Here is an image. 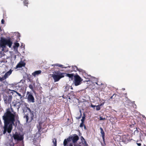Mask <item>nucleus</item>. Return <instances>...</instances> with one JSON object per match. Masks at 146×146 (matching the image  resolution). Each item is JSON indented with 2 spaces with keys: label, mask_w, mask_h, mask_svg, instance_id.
<instances>
[{
  "label": "nucleus",
  "mask_w": 146,
  "mask_h": 146,
  "mask_svg": "<svg viewBox=\"0 0 146 146\" xmlns=\"http://www.w3.org/2000/svg\"><path fill=\"white\" fill-rule=\"evenodd\" d=\"M15 117L17 119H18V115L11 106L10 108L6 109V112L3 116L4 123L3 134H5L7 131L9 133L11 132L13 125H14Z\"/></svg>",
  "instance_id": "1"
},
{
  "label": "nucleus",
  "mask_w": 146,
  "mask_h": 146,
  "mask_svg": "<svg viewBox=\"0 0 146 146\" xmlns=\"http://www.w3.org/2000/svg\"><path fill=\"white\" fill-rule=\"evenodd\" d=\"M25 104L26 107L24 108L23 111L24 113H27L24 116V118H26V122L29 123L33 120L34 111H31L30 109L27 107L29 106L28 104Z\"/></svg>",
  "instance_id": "2"
},
{
  "label": "nucleus",
  "mask_w": 146,
  "mask_h": 146,
  "mask_svg": "<svg viewBox=\"0 0 146 146\" xmlns=\"http://www.w3.org/2000/svg\"><path fill=\"white\" fill-rule=\"evenodd\" d=\"M55 74H52V77L54 80V82H58L62 78L64 77V73H62L60 71H55L54 72Z\"/></svg>",
  "instance_id": "3"
},
{
  "label": "nucleus",
  "mask_w": 146,
  "mask_h": 146,
  "mask_svg": "<svg viewBox=\"0 0 146 146\" xmlns=\"http://www.w3.org/2000/svg\"><path fill=\"white\" fill-rule=\"evenodd\" d=\"M12 44V42L10 39H6L2 38L0 42V45L2 47H5L6 45H7L9 47H11Z\"/></svg>",
  "instance_id": "4"
},
{
  "label": "nucleus",
  "mask_w": 146,
  "mask_h": 146,
  "mask_svg": "<svg viewBox=\"0 0 146 146\" xmlns=\"http://www.w3.org/2000/svg\"><path fill=\"white\" fill-rule=\"evenodd\" d=\"M74 83L75 85L76 86H77L80 85L82 81V79L78 75H75L74 76Z\"/></svg>",
  "instance_id": "5"
},
{
  "label": "nucleus",
  "mask_w": 146,
  "mask_h": 146,
  "mask_svg": "<svg viewBox=\"0 0 146 146\" xmlns=\"http://www.w3.org/2000/svg\"><path fill=\"white\" fill-rule=\"evenodd\" d=\"M13 137L15 140L17 141H21L24 138L23 135L18 134L17 132L13 135Z\"/></svg>",
  "instance_id": "6"
},
{
  "label": "nucleus",
  "mask_w": 146,
  "mask_h": 146,
  "mask_svg": "<svg viewBox=\"0 0 146 146\" xmlns=\"http://www.w3.org/2000/svg\"><path fill=\"white\" fill-rule=\"evenodd\" d=\"M12 96L11 95H5L3 97V100L5 103L6 104H10L11 102Z\"/></svg>",
  "instance_id": "7"
},
{
  "label": "nucleus",
  "mask_w": 146,
  "mask_h": 146,
  "mask_svg": "<svg viewBox=\"0 0 146 146\" xmlns=\"http://www.w3.org/2000/svg\"><path fill=\"white\" fill-rule=\"evenodd\" d=\"M67 96V97H65L64 95H63L62 96V97L64 99L68 98L70 100L71 98H75L76 97V95L74 92L71 91L68 94Z\"/></svg>",
  "instance_id": "8"
},
{
  "label": "nucleus",
  "mask_w": 146,
  "mask_h": 146,
  "mask_svg": "<svg viewBox=\"0 0 146 146\" xmlns=\"http://www.w3.org/2000/svg\"><path fill=\"white\" fill-rule=\"evenodd\" d=\"M27 99L30 102L34 103L35 102L34 98L31 93L28 95Z\"/></svg>",
  "instance_id": "9"
},
{
  "label": "nucleus",
  "mask_w": 146,
  "mask_h": 146,
  "mask_svg": "<svg viewBox=\"0 0 146 146\" xmlns=\"http://www.w3.org/2000/svg\"><path fill=\"white\" fill-rule=\"evenodd\" d=\"M71 139L72 140V142L74 143H76L79 139V137L76 134L74 135L73 137H71Z\"/></svg>",
  "instance_id": "10"
},
{
  "label": "nucleus",
  "mask_w": 146,
  "mask_h": 146,
  "mask_svg": "<svg viewBox=\"0 0 146 146\" xmlns=\"http://www.w3.org/2000/svg\"><path fill=\"white\" fill-rule=\"evenodd\" d=\"M25 63L21 60L17 65L16 66V68H21L23 66H25Z\"/></svg>",
  "instance_id": "11"
},
{
  "label": "nucleus",
  "mask_w": 146,
  "mask_h": 146,
  "mask_svg": "<svg viewBox=\"0 0 146 146\" xmlns=\"http://www.w3.org/2000/svg\"><path fill=\"white\" fill-rule=\"evenodd\" d=\"M52 66H54V67L55 66H58L62 68H66L67 67L70 68V66H67L64 67L63 65L58 64H55L52 65Z\"/></svg>",
  "instance_id": "12"
},
{
  "label": "nucleus",
  "mask_w": 146,
  "mask_h": 146,
  "mask_svg": "<svg viewBox=\"0 0 146 146\" xmlns=\"http://www.w3.org/2000/svg\"><path fill=\"white\" fill-rule=\"evenodd\" d=\"M72 70H68V72H71L73 71L76 72L77 71H79L78 67L76 66H72Z\"/></svg>",
  "instance_id": "13"
},
{
  "label": "nucleus",
  "mask_w": 146,
  "mask_h": 146,
  "mask_svg": "<svg viewBox=\"0 0 146 146\" xmlns=\"http://www.w3.org/2000/svg\"><path fill=\"white\" fill-rule=\"evenodd\" d=\"M41 73V71L40 70L36 71L32 73V75L33 76H38Z\"/></svg>",
  "instance_id": "14"
},
{
  "label": "nucleus",
  "mask_w": 146,
  "mask_h": 146,
  "mask_svg": "<svg viewBox=\"0 0 146 146\" xmlns=\"http://www.w3.org/2000/svg\"><path fill=\"white\" fill-rule=\"evenodd\" d=\"M12 72V70H10L5 74L4 76V77L6 79L11 74Z\"/></svg>",
  "instance_id": "15"
},
{
  "label": "nucleus",
  "mask_w": 146,
  "mask_h": 146,
  "mask_svg": "<svg viewBox=\"0 0 146 146\" xmlns=\"http://www.w3.org/2000/svg\"><path fill=\"white\" fill-rule=\"evenodd\" d=\"M66 76L72 79L74 76V75L73 74H67Z\"/></svg>",
  "instance_id": "16"
},
{
  "label": "nucleus",
  "mask_w": 146,
  "mask_h": 146,
  "mask_svg": "<svg viewBox=\"0 0 146 146\" xmlns=\"http://www.w3.org/2000/svg\"><path fill=\"white\" fill-rule=\"evenodd\" d=\"M70 86H69L68 85H66V86L65 88L64 91L65 92H67L68 91L70 88Z\"/></svg>",
  "instance_id": "17"
},
{
  "label": "nucleus",
  "mask_w": 146,
  "mask_h": 146,
  "mask_svg": "<svg viewBox=\"0 0 146 146\" xmlns=\"http://www.w3.org/2000/svg\"><path fill=\"white\" fill-rule=\"evenodd\" d=\"M100 129L101 131L100 133L101 134L102 136V135H105V133L103 129L101 127H100Z\"/></svg>",
  "instance_id": "18"
},
{
  "label": "nucleus",
  "mask_w": 146,
  "mask_h": 146,
  "mask_svg": "<svg viewBox=\"0 0 146 146\" xmlns=\"http://www.w3.org/2000/svg\"><path fill=\"white\" fill-rule=\"evenodd\" d=\"M28 0H25L23 1L24 5L25 6H28Z\"/></svg>",
  "instance_id": "19"
},
{
  "label": "nucleus",
  "mask_w": 146,
  "mask_h": 146,
  "mask_svg": "<svg viewBox=\"0 0 146 146\" xmlns=\"http://www.w3.org/2000/svg\"><path fill=\"white\" fill-rule=\"evenodd\" d=\"M12 104H13V106H19L20 104H19V103H18L17 102H15L14 103V102H13Z\"/></svg>",
  "instance_id": "20"
},
{
  "label": "nucleus",
  "mask_w": 146,
  "mask_h": 146,
  "mask_svg": "<svg viewBox=\"0 0 146 146\" xmlns=\"http://www.w3.org/2000/svg\"><path fill=\"white\" fill-rule=\"evenodd\" d=\"M52 142L53 143L54 146H56V145H57L56 139L54 138Z\"/></svg>",
  "instance_id": "21"
},
{
  "label": "nucleus",
  "mask_w": 146,
  "mask_h": 146,
  "mask_svg": "<svg viewBox=\"0 0 146 146\" xmlns=\"http://www.w3.org/2000/svg\"><path fill=\"white\" fill-rule=\"evenodd\" d=\"M9 91H11L10 92V93H11V94H13V92H15V93H16V94H17L18 92L16 90H11L10 89H9Z\"/></svg>",
  "instance_id": "22"
},
{
  "label": "nucleus",
  "mask_w": 146,
  "mask_h": 146,
  "mask_svg": "<svg viewBox=\"0 0 146 146\" xmlns=\"http://www.w3.org/2000/svg\"><path fill=\"white\" fill-rule=\"evenodd\" d=\"M68 141L66 140V139H65L64 140V142H63V144L64 146H66L67 143Z\"/></svg>",
  "instance_id": "23"
},
{
  "label": "nucleus",
  "mask_w": 146,
  "mask_h": 146,
  "mask_svg": "<svg viewBox=\"0 0 146 146\" xmlns=\"http://www.w3.org/2000/svg\"><path fill=\"white\" fill-rule=\"evenodd\" d=\"M96 109L97 111L99 110H100V109H101V108H100V106H99V105L96 106Z\"/></svg>",
  "instance_id": "24"
},
{
  "label": "nucleus",
  "mask_w": 146,
  "mask_h": 146,
  "mask_svg": "<svg viewBox=\"0 0 146 146\" xmlns=\"http://www.w3.org/2000/svg\"><path fill=\"white\" fill-rule=\"evenodd\" d=\"M6 79L4 77V76H3V77H0V81H2L3 80H4L5 79Z\"/></svg>",
  "instance_id": "25"
},
{
  "label": "nucleus",
  "mask_w": 146,
  "mask_h": 146,
  "mask_svg": "<svg viewBox=\"0 0 146 146\" xmlns=\"http://www.w3.org/2000/svg\"><path fill=\"white\" fill-rule=\"evenodd\" d=\"M85 119V115H84V116H83L82 117V119L81 120V121L82 122H84Z\"/></svg>",
  "instance_id": "26"
},
{
  "label": "nucleus",
  "mask_w": 146,
  "mask_h": 146,
  "mask_svg": "<svg viewBox=\"0 0 146 146\" xmlns=\"http://www.w3.org/2000/svg\"><path fill=\"white\" fill-rule=\"evenodd\" d=\"M15 46L18 47L19 46V44L18 43L15 42Z\"/></svg>",
  "instance_id": "27"
},
{
  "label": "nucleus",
  "mask_w": 146,
  "mask_h": 146,
  "mask_svg": "<svg viewBox=\"0 0 146 146\" xmlns=\"http://www.w3.org/2000/svg\"><path fill=\"white\" fill-rule=\"evenodd\" d=\"M29 87L31 90H33V87L32 85L30 84L29 86Z\"/></svg>",
  "instance_id": "28"
},
{
  "label": "nucleus",
  "mask_w": 146,
  "mask_h": 146,
  "mask_svg": "<svg viewBox=\"0 0 146 146\" xmlns=\"http://www.w3.org/2000/svg\"><path fill=\"white\" fill-rule=\"evenodd\" d=\"M84 122H82L81 123H80V127H82L83 126H84Z\"/></svg>",
  "instance_id": "29"
},
{
  "label": "nucleus",
  "mask_w": 146,
  "mask_h": 146,
  "mask_svg": "<svg viewBox=\"0 0 146 146\" xmlns=\"http://www.w3.org/2000/svg\"><path fill=\"white\" fill-rule=\"evenodd\" d=\"M105 119V118H103L102 117L100 116V120H104Z\"/></svg>",
  "instance_id": "30"
},
{
  "label": "nucleus",
  "mask_w": 146,
  "mask_h": 146,
  "mask_svg": "<svg viewBox=\"0 0 146 146\" xmlns=\"http://www.w3.org/2000/svg\"><path fill=\"white\" fill-rule=\"evenodd\" d=\"M103 142H105V135L102 136Z\"/></svg>",
  "instance_id": "31"
},
{
  "label": "nucleus",
  "mask_w": 146,
  "mask_h": 146,
  "mask_svg": "<svg viewBox=\"0 0 146 146\" xmlns=\"http://www.w3.org/2000/svg\"><path fill=\"white\" fill-rule=\"evenodd\" d=\"M71 138L69 137V138H67L66 139V140L67 141L69 142V141H71Z\"/></svg>",
  "instance_id": "32"
},
{
  "label": "nucleus",
  "mask_w": 146,
  "mask_h": 146,
  "mask_svg": "<svg viewBox=\"0 0 146 146\" xmlns=\"http://www.w3.org/2000/svg\"><path fill=\"white\" fill-rule=\"evenodd\" d=\"M103 143H102L101 142V144L102 146H106V144L105 142H103Z\"/></svg>",
  "instance_id": "33"
},
{
  "label": "nucleus",
  "mask_w": 146,
  "mask_h": 146,
  "mask_svg": "<svg viewBox=\"0 0 146 146\" xmlns=\"http://www.w3.org/2000/svg\"><path fill=\"white\" fill-rule=\"evenodd\" d=\"M5 21L3 19H2L1 21V23L2 24H4V23Z\"/></svg>",
  "instance_id": "34"
},
{
  "label": "nucleus",
  "mask_w": 146,
  "mask_h": 146,
  "mask_svg": "<svg viewBox=\"0 0 146 146\" xmlns=\"http://www.w3.org/2000/svg\"><path fill=\"white\" fill-rule=\"evenodd\" d=\"M114 96H116V94H114L112 96H111V97H110V99H112V98H113V97Z\"/></svg>",
  "instance_id": "35"
},
{
  "label": "nucleus",
  "mask_w": 146,
  "mask_h": 146,
  "mask_svg": "<svg viewBox=\"0 0 146 146\" xmlns=\"http://www.w3.org/2000/svg\"><path fill=\"white\" fill-rule=\"evenodd\" d=\"M17 94V95L19 96V97H21L22 96H21V94H20V93H19L18 92Z\"/></svg>",
  "instance_id": "36"
},
{
  "label": "nucleus",
  "mask_w": 146,
  "mask_h": 146,
  "mask_svg": "<svg viewBox=\"0 0 146 146\" xmlns=\"http://www.w3.org/2000/svg\"><path fill=\"white\" fill-rule=\"evenodd\" d=\"M96 106H94L92 104H91V106L92 108H94L95 107H96Z\"/></svg>",
  "instance_id": "37"
},
{
  "label": "nucleus",
  "mask_w": 146,
  "mask_h": 146,
  "mask_svg": "<svg viewBox=\"0 0 146 146\" xmlns=\"http://www.w3.org/2000/svg\"><path fill=\"white\" fill-rule=\"evenodd\" d=\"M137 144L139 146H140L141 145V144L140 143H137Z\"/></svg>",
  "instance_id": "38"
},
{
  "label": "nucleus",
  "mask_w": 146,
  "mask_h": 146,
  "mask_svg": "<svg viewBox=\"0 0 146 146\" xmlns=\"http://www.w3.org/2000/svg\"><path fill=\"white\" fill-rule=\"evenodd\" d=\"M104 103H102V104H100V105H99V106H102V105H104Z\"/></svg>",
  "instance_id": "39"
},
{
  "label": "nucleus",
  "mask_w": 146,
  "mask_h": 146,
  "mask_svg": "<svg viewBox=\"0 0 146 146\" xmlns=\"http://www.w3.org/2000/svg\"><path fill=\"white\" fill-rule=\"evenodd\" d=\"M21 82H20L19 83V86H23L22 85H20V84H21Z\"/></svg>",
  "instance_id": "40"
},
{
  "label": "nucleus",
  "mask_w": 146,
  "mask_h": 146,
  "mask_svg": "<svg viewBox=\"0 0 146 146\" xmlns=\"http://www.w3.org/2000/svg\"><path fill=\"white\" fill-rule=\"evenodd\" d=\"M84 128L86 129V126L85 125H84Z\"/></svg>",
  "instance_id": "41"
},
{
  "label": "nucleus",
  "mask_w": 146,
  "mask_h": 146,
  "mask_svg": "<svg viewBox=\"0 0 146 146\" xmlns=\"http://www.w3.org/2000/svg\"><path fill=\"white\" fill-rule=\"evenodd\" d=\"M71 87V88H71V89L72 90V89H73V88H72V87Z\"/></svg>",
  "instance_id": "42"
},
{
  "label": "nucleus",
  "mask_w": 146,
  "mask_h": 146,
  "mask_svg": "<svg viewBox=\"0 0 146 146\" xmlns=\"http://www.w3.org/2000/svg\"><path fill=\"white\" fill-rule=\"evenodd\" d=\"M1 28L0 27V32L1 31Z\"/></svg>",
  "instance_id": "43"
},
{
  "label": "nucleus",
  "mask_w": 146,
  "mask_h": 146,
  "mask_svg": "<svg viewBox=\"0 0 146 146\" xmlns=\"http://www.w3.org/2000/svg\"><path fill=\"white\" fill-rule=\"evenodd\" d=\"M136 131L137 132H138V131H137V130H136V131H135H135Z\"/></svg>",
  "instance_id": "44"
},
{
  "label": "nucleus",
  "mask_w": 146,
  "mask_h": 146,
  "mask_svg": "<svg viewBox=\"0 0 146 146\" xmlns=\"http://www.w3.org/2000/svg\"><path fill=\"white\" fill-rule=\"evenodd\" d=\"M1 46L0 45V49L1 48Z\"/></svg>",
  "instance_id": "45"
},
{
  "label": "nucleus",
  "mask_w": 146,
  "mask_h": 146,
  "mask_svg": "<svg viewBox=\"0 0 146 146\" xmlns=\"http://www.w3.org/2000/svg\"><path fill=\"white\" fill-rule=\"evenodd\" d=\"M29 93V92H27V93Z\"/></svg>",
  "instance_id": "46"
},
{
  "label": "nucleus",
  "mask_w": 146,
  "mask_h": 146,
  "mask_svg": "<svg viewBox=\"0 0 146 146\" xmlns=\"http://www.w3.org/2000/svg\"><path fill=\"white\" fill-rule=\"evenodd\" d=\"M19 107H18V109H19Z\"/></svg>",
  "instance_id": "47"
}]
</instances>
